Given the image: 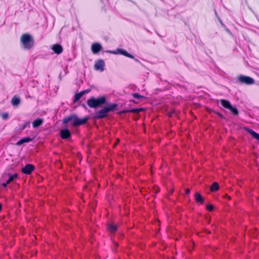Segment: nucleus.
Masks as SVG:
<instances>
[{
    "mask_svg": "<svg viewBox=\"0 0 259 259\" xmlns=\"http://www.w3.org/2000/svg\"><path fill=\"white\" fill-rule=\"evenodd\" d=\"M106 99L104 97H100L98 98L92 97L87 101L88 105L93 108H96L99 106L103 105L105 103Z\"/></svg>",
    "mask_w": 259,
    "mask_h": 259,
    "instance_id": "nucleus-4",
    "label": "nucleus"
},
{
    "mask_svg": "<svg viewBox=\"0 0 259 259\" xmlns=\"http://www.w3.org/2000/svg\"><path fill=\"white\" fill-rule=\"evenodd\" d=\"M61 137L63 139H67L70 137L71 133L68 129H63L60 131Z\"/></svg>",
    "mask_w": 259,
    "mask_h": 259,
    "instance_id": "nucleus-9",
    "label": "nucleus"
},
{
    "mask_svg": "<svg viewBox=\"0 0 259 259\" xmlns=\"http://www.w3.org/2000/svg\"><path fill=\"white\" fill-rule=\"evenodd\" d=\"M137 110V109H133V110H130V112H135Z\"/></svg>",
    "mask_w": 259,
    "mask_h": 259,
    "instance_id": "nucleus-29",
    "label": "nucleus"
},
{
    "mask_svg": "<svg viewBox=\"0 0 259 259\" xmlns=\"http://www.w3.org/2000/svg\"><path fill=\"white\" fill-rule=\"evenodd\" d=\"M229 109L232 112L233 115H237L238 114V111L237 110V109L236 108L233 107L232 106Z\"/></svg>",
    "mask_w": 259,
    "mask_h": 259,
    "instance_id": "nucleus-22",
    "label": "nucleus"
},
{
    "mask_svg": "<svg viewBox=\"0 0 259 259\" xmlns=\"http://www.w3.org/2000/svg\"><path fill=\"white\" fill-rule=\"evenodd\" d=\"M117 106L116 104H109L100 110L95 112V118L96 119L103 118L108 115L109 112L113 111Z\"/></svg>",
    "mask_w": 259,
    "mask_h": 259,
    "instance_id": "nucleus-2",
    "label": "nucleus"
},
{
    "mask_svg": "<svg viewBox=\"0 0 259 259\" xmlns=\"http://www.w3.org/2000/svg\"><path fill=\"white\" fill-rule=\"evenodd\" d=\"M117 53H119L120 54L124 55L128 58H132V59L134 58V57L133 55L130 54L128 53H127L125 50H124L123 49H117Z\"/></svg>",
    "mask_w": 259,
    "mask_h": 259,
    "instance_id": "nucleus-11",
    "label": "nucleus"
},
{
    "mask_svg": "<svg viewBox=\"0 0 259 259\" xmlns=\"http://www.w3.org/2000/svg\"><path fill=\"white\" fill-rule=\"evenodd\" d=\"M219 188V184L217 182H214L210 187V190L212 192L216 191Z\"/></svg>",
    "mask_w": 259,
    "mask_h": 259,
    "instance_id": "nucleus-20",
    "label": "nucleus"
},
{
    "mask_svg": "<svg viewBox=\"0 0 259 259\" xmlns=\"http://www.w3.org/2000/svg\"><path fill=\"white\" fill-rule=\"evenodd\" d=\"M21 42L25 50H29L33 46L34 41L32 37L28 34H24L21 37Z\"/></svg>",
    "mask_w": 259,
    "mask_h": 259,
    "instance_id": "nucleus-3",
    "label": "nucleus"
},
{
    "mask_svg": "<svg viewBox=\"0 0 259 259\" xmlns=\"http://www.w3.org/2000/svg\"><path fill=\"white\" fill-rule=\"evenodd\" d=\"M104 61L103 60H99L96 62L94 68L95 70H100L102 72L104 70Z\"/></svg>",
    "mask_w": 259,
    "mask_h": 259,
    "instance_id": "nucleus-6",
    "label": "nucleus"
},
{
    "mask_svg": "<svg viewBox=\"0 0 259 259\" xmlns=\"http://www.w3.org/2000/svg\"><path fill=\"white\" fill-rule=\"evenodd\" d=\"M8 116H9V114L8 113H3L2 117L3 119L6 120L8 119Z\"/></svg>",
    "mask_w": 259,
    "mask_h": 259,
    "instance_id": "nucleus-24",
    "label": "nucleus"
},
{
    "mask_svg": "<svg viewBox=\"0 0 259 259\" xmlns=\"http://www.w3.org/2000/svg\"><path fill=\"white\" fill-rule=\"evenodd\" d=\"M133 96L134 98L136 99H141V98H144V97L140 95L138 93H134L133 94Z\"/></svg>",
    "mask_w": 259,
    "mask_h": 259,
    "instance_id": "nucleus-23",
    "label": "nucleus"
},
{
    "mask_svg": "<svg viewBox=\"0 0 259 259\" xmlns=\"http://www.w3.org/2000/svg\"><path fill=\"white\" fill-rule=\"evenodd\" d=\"M43 122V120L40 118H38L35 120L32 123L33 127L34 128H36L41 125Z\"/></svg>",
    "mask_w": 259,
    "mask_h": 259,
    "instance_id": "nucleus-14",
    "label": "nucleus"
},
{
    "mask_svg": "<svg viewBox=\"0 0 259 259\" xmlns=\"http://www.w3.org/2000/svg\"><path fill=\"white\" fill-rule=\"evenodd\" d=\"M206 208L209 211H212L213 209V206L211 204H208L206 206Z\"/></svg>",
    "mask_w": 259,
    "mask_h": 259,
    "instance_id": "nucleus-25",
    "label": "nucleus"
},
{
    "mask_svg": "<svg viewBox=\"0 0 259 259\" xmlns=\"http://www.w3.org/2000/svg\"><path fill=\"white\" fill-rule=\"evenodd\" d=\"M107 228L109 231H110L111 233L115 232L117 230L116 226L113 224H109L107 226Z\"/></svg>",
    "mask_w": 259,
    "mask_h": 259,
    "instance_id": "nucleus-19",
    "label": "nucleus"
},
{
    "mask_svg": "<svg viewBox=\"0 0 259 259\" xmlns=\"http://www.w3.org/2000/svg\"><path fill=\"white\" fill-rule=\"evenodd\" d=\"M220 102H221V103L222 105L224 107H225V108H227L228 109H229L232 106V105L230 104V102L227 101V100H224V99H222V100H221Z\"/></svg>",
    "mask_w": 259,
    "mask_h": 259,
    "instance_id": "nucleus-13",
    "label": "nucleus"
},
{
    "mask_svg": "<svg viewBox=\"0 0 259 259\" xmlns=\"http://www.w3.org/2000/svg\"><path fill=\"white\" fill-rule=\"evenodd\" d=\"M190 192V189H187L186 190V193L187 194H189Z\"/></svg>",
    "mask_w": 259,
    "mask_h": 259,
    "instance_id": "nucleus-26",
    "label": "nucleus"
},
{
    "mask_svg": "<svg viewBox=\"0 0 259 259\" xmlns=\"http://www.w3.org/2000/svg\"><path fill=\"white\" fill-rule=\"evenodd\" d=\"M109 52L115 54V53L114 52H112V51H109Z\"/></svg>",
    "mask_w": 259,
    "mask_h": 259,
    "instance_id": "nucleus-30",
    "label": "nucleus"
},
{
    "mask_svg": "<svg viewBox=\"0 0 259 259\" xmlns=\"http://www.w3.org/2000/svg\"><path fill=\"white\" fill-rule=\"evenodd\" d=\"M83 95V92H80L79 93H77L75 95V97L74 99V102H76L78 101L81 97Z\"/></svg>",
    "mask_w": 259,
    "mask_h": 259,
    "instance_id": "nucleus-21",
    "label": "nucleus"
},
{
    "mask_svg": "<svg viewBox=\"0 0 259 259\" xmlns=\"http://www.w3.org/2000/svg\"><path fill=\"white\" fill-rule=\"evenodd\" d=\"M237 79L239 82L247 85L252 84L254 83L253 78L247 76L241 75H240Z\"/></svg>",
    "mask_w": 259,
    "mask_h": 259,
    "instance_id": "nucleus-5",
    "label": "nucleus"
},
{
    "mask_svg": "<svg viewBox=\"0 0 259 259\" xmlns=\"http://www.w3.org/2000/svg\"><path fill=\"white\" fill-rule=\"evenodd\" d=\"M219 21H220V22H221V23L223 25V24L222 22L221 21V20H219Z\"/></svg>",
    "mask_w": 259,
    "mask_h": 259,
    "instance_id": "nucleus-31",
    "label": "nucleus"
},
{
    "mask_svg": "<svg viewBox=\"0 0 259 259\" xmlns=\"http://www.w3.org/2000/svg\"><path fill=\"white\" fill-rule=\"evenodd\" d=\"M8 176L9 179L7 180V184H10L17 178L18 175L17 174H15L13 175L9 174Z\"/></svg>",
    "mask_w": 259,
    "mask_h": 259,
    "instance_id": "nucleus-17",
    "label": "nucleus"
},
{
    "mask_svg": "<svg viewBox=\"0 0 259 259\" xmlns=\"http://www.w3.org/2000/svg\"><path fill=\"white\" fill-rule=\"evenodd\" d=\"M51 49L55 53L57 54H61L63 51V48L59 44L54 45L53 46H52Z\"/></svg>",
    "mask_w": 259,
    "mask_h": 259,
    "instance_id": "nucleus-10",
    "label": "nucleus"
},
{
    "mask_svg": "<svg viewBox=\"0 0 259 259\" xmlns=\"http://www.w3.org/2000/svg\"><path fill=\"white\" fill-rule=\"evenodd\" d=\"M32 140V139L29 138V137H26V138H24L21 140H20L19 141H18L17 143V145H20L24 143H27V142H30Z\"/></svg>",
    "mask_w": 259,
    "mask_h": 259,
    "instance_id": "nucleus-18",
    "label": "nucleus"
},
{
    "mask_svg": "<svg viewBox=\"0 0 259 259\" xmlns=\"http://www.w3.org/2000/svg\"><path fill=\"white\" fill-rule=\"evenodd\" d=\"M195 198L196 201L197 202H199L200 203H203L204 202V199L202 198L201 195L199 193H196L195 194Z\"/></svg>",
    "mask_w": 259,
    "mask_h": 259,
    "instance_id": "nucleus-16",
    "label": "nucleus"
},
{
    "mask_svg": "<svg viewBox=\"0 0 259 259\" xmlns=\"http://www.w3.org/2000/svg\"><path fill=\"white\" fill-rule=\"evenodd\" d=\"M89 91H90L89 90H84V91H82V92H83V95H84L85 93H89Z\"/></svg>",
    "mask_w": 259,
    "mask_h": 259,
    "instance_id": "nucleus-27",
    "label": "nucleus"
},
{
    "mask_svg": "<svg viewBox=\"0 0 259 259\" xmlns=\"http://www.w3.org/2000/svg\"><path fill=\"white\" fill-rule=\"evenodd\" d=\"M89 119V117H85L83 118H78L76 114H73L63 119V123H67L70 121L73 122V126H78L85 124Z\"/></svg>",
    "mask_w": 259,
    "mask_h": 259,
    "instance_id": "nucleus-1",
    "label": "nucleus"
},
{
    "mask_svg": "<svg viewBox=\"0 0 259 259\" xmlns=\"http://www.w3.org/2000/svg\"><path fill=\"white\" fill-rule=\"evenodd\" d=\"M25 127V125H23V128H24Z\"/></svg>",
    "mask_w": 259,
    "mask_h": 259,
    "instance_id": "nucleus-32",
    "label": "nucleus"
},
{
    "mask_svg": "<svg viewBox=\"0 0 259 259\" xmlns=\"http://www.w3.org/2000/svg\"><path fill=\"white\" fill-rule=\"evenodd\" d=\"M246 131L249 133L253 138L259 141V134L250 128H246Z\"/></svg>",
    "mask_w": 259,
    "mask_h": 259,
    "instance_id": "nucleus-15",
    "label": "nucleus"
},
{
    "mask_svg": "<svg viewBox=\"0 0 259 259\" xmlns=\"http://www.w3.org/2000/svg\"><path fill=\"white\" fill-rule=\"evenodd\" d=\"M91 49L93 53L96 54L101 50L102 46L99 43H94L92 44Z\"/></svg>",
    "mask_w": 259,
    "mask_h": 259,
    "instance_id": "nucleus-8",
    "label": "nucleus"
},
{
    "mask_svg": "<svg viewBox=\"0 0 259 259\" xmlns=\"http://www.w3.org/2000/svg\"><path fill=\"white\" fill-rule=\"evenodd\" d=\"M8 184H7V181L6 183H3L2 185H3V186H4V187H7V185H8Z\"/></svg>",
    "mask_w": 259,
    "mask_h": 259,
    "instance_id": "nucleus-28",
    "label": "nucleus"
},
{
    "mask_svg": "<svg viewBox=\"0 0 259 259\" xmlns=\"http://www.w3.org/2000/svg\"><path fill=\"white\" fill-rule=\"evenodd\" d=\"M20 103V98L14 96L11 100V103L13 106H17Z\"/></svg>",
    "mask_w": 259,
    "mask_h": 259,
    "instance_id": "nucleus-12",
    "label": "nucleus"
},
{
    "mask_svg": "<svg viewBox=\"0 0 259 259\" xmlns=\"http://www.w3.org/2000/svg\"><path fill=\"white\" fill-rule=\"evenodd\" d=\"M34 166L30 164H26L22 169V171L25 174L29 175L34 170Z\"/></svg>",
    "mask_w": 259,
    "mask_h": 259,
    "instance_id": "nucleus-7",
    "label": "nucleus"
}]
</instances>
